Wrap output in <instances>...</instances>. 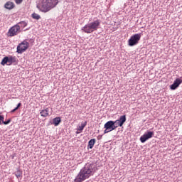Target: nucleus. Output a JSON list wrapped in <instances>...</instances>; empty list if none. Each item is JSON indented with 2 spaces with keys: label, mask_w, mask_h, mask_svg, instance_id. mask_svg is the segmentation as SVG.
<instances>
[{
  "label": "nucleus",
  "mask_w": 182,
  "mask_h": 182,
  "mask_svg": "<svg viewBox=\"0 0 182 182\" xmlns=\"http://www.w3.org/2000/svg\"><path fill=\"white\" fill-rule=\"evenodd\" d=\"M16 25H18L19 29L21 30V28H25L26 26H28V23L26 21H21L18 23Z\"/></svg>",
  "instance_id": "a211bd4d"
},
{
  "label": "nucleus",
  "mask_w": 182,
  "mask_h": 182,
  "mask_svg": "<svg viewBox=\"0 0 182 182\" xmlns=\"http://www.w3.org/2000/svg\"><path fill=\"white\" fill-rule=\"evenodd\" d=\"M4 8L11 11V9H14V8H15V4L12 1H7L4 5Z\"/></svg>",
  "instance_id": "9b49d317"
},
{
  "label": "nucleus",
  "mask_w": 182,
  "mask_h": 182,
  "mask_svg": "<svg viewBox=\"0 0 182 182\" xmlns=\"http://www.w3.org/2000/svg\"><path fill=\"white\" fill-rule=\"evenodd\" d=\"M18 109H19V108L18 107H16L14 108V110L16 111V110H18Z\"/></svg>",
  "instance_id": "cd10ccee"
},
{
  "label": "nucleus",
  "mask_w": 182,
  "mask_h": 182,
  "mask_svg": "<svg viewBox=\"0 0 182 182\" xmlns=\"http://www.w3.org/2000/svg\"><path fill=\"white\" fill-rule=\"evenodd\" d=\"M97 171V166L93 163L86 164L74 179V182H83Z\"/></svg>",
  "instance_id": "f257e3e1"
},
{
  "label": "nucleus",
  "mask_w": 182,
  "mask_h": 182,
  "mask_svg": "<svg viewBox=\"0 0 182 182\" xmlns=\"http://www.w3.org/2000/svg\"><path fill=\"white\" fill-rule=\"evenodd\" d=\"M76 134H79V132H77Z\"/></svg>",
  "instance_id": "c85d7f7f"
},
{
  "label": "nucleus",
  "mask_w": 182,
  "mask_h": 182,
  "mask_svg": "<svg viewBox=\"0 0 182 182\" xmlns=\"http://www.w3.org/2000/svg\"><path fill=\"white\" fill-rule=\"evenodd\" d=\"M40 114L43 117H48V116H49V108L41 110Z\"/></svg>",
  "instance_id": "ddd939ff"
},
{
  "label": "nucleus",
  "mask_w": 182,
  "mask_h": 182,
  "mask_svg": "<svg viewBox=\"0 0 182 182\" xmlns=\"http://www.w3.org/2000/svg\"><path fill=\"white\" fill-rule=\"evenodd\" d=\"M61 122L62 119L60 118V117H57L53 119L51 124H54V126H59Z\"/></svg>",
  "instance_id": "f8f14e48"
},
{
  "label": "nucleus",
  "mask_w": 182,
  "mask_h": 182,
  "mask_svg": "<svg viewBox=\"0 0 182 182\" xmlns=\"http://www.w3.org/2000/svg\"><path fill=\"white\" fill-rule=\"evenodd\" d=\"M15 112H16V111L15 110V109H14L11 110V113H15Z\"/></svg>",
  "instance_id": "bb28decb"
},
{
  "label": "nucleus",
  "mask_w": 182,
  "mask_h": 182,
  "mask_svg": "<svg viewBox=\"0 0 182 182\" xmlns=\"http://www.w3.org/2000/svg\"><path fill=\"white\" fill-rule=\"evenodd\" d=\"M59 4L58 0H40V3L37 5L38 9L41 12H49L50 9H53Z\"/></svg>",
  "instance_id": "f03ea898"
},
{
  "label": "nucleus",
  "mask_w": 182,
  "mask_h": 182,
  "mask_svg": "<svg viewBox=\"0 0 182 182\" xmlns=\"http://www.w3.org/2000/svg\"><path fill=\"white\" fill-rule=\"evenodd\" d=\"M29 48V43L24 41L17 46V53H23Z\"/></svg>",
  "instance_id": "423d86ee"
},
{
  "label": "nucleus",
  "mask_w": 182,
  "mask_h": 182,
  "mask_svg": "<svg viewBox=\"0 0 182 182\" xmlns=\"http://www.w3.org/2000/svg\"><path fill=\"white\" fill-rule=\"evenodd\" d=\"M141 38V33H136L131 36L128 40L129 46H136Z\"/></svg>",
  "instance_id": "39448f33"
},
{
  "label": "nucleus",
  "mask_w": 182,
  "mask_h": 182,
  "mask_svg": "<svg viewBox=\"0 0 182 182\" xmlns=\"http://www.w3.org/2000/svg\"><path fill=\"white\" fill-rule=\"evenodd\" d=\"M9 123H11V119H9L8 120L6 121H3V124H5L6 126L7 124H9Z\"/></svg>",
  "instance_id": "412c9836"
},
{
  "label": "nucleus",
  "mask_w": 182,
  "mask_h": 182,
  "mask_svg": "<svg viewBox=\"0 0 182 182\" xmlns=\"http://www.w3.org/2000/svg\"><path fill=\"white\" fill-rule=\"evenodd\" d=\"M31 17L33 19H36V21H39V19H41V16L36 13H33Z\"/></svg>",
  "instance_id": "aec40b11"
},
{
  "label": "nucleus",
  "mask_w": 182,
  "mask_h": 182,
  "mask_svg": "<svg viewBox=\"0 0 182 182\" xmlns=\"http://www.w3.org/2000/svg\"><path fill=\"white\" fill-rule=\"evenodd\" d=\"M86 124H87V122H82L81 125L78 127L77 131L82 132L83 129L86 127Z\"/></svg>",
  "instance_id": "dca6fc26"
},
{
  "label": "nucleus",
  "mask_w": 182,
  "mask_h": 182,
  "mask_svg": "<svg viewBox=\"0 0 182 182\" xmlns=\"http://www.w3.org/2000/svg\"><path fill=\"white\" fill-rule=\"evenodd\" d=\"M102 135H99V136H97L98 140H100V139H102Z\"/></svg>",
  "instance_id": "a878e982"
},
{
  "label": "nucleus",
  "mask_w": 182,
  "mask_h": 182,
  "mask_svg": "<svg viewBox=\"0 0 182 182\" xmlns=\"http://www.w3.org/2000/svg\"><path fill=\"white\" fill-rule=\"evenodd\" d=\"M100 28V20L96 19L92 22L86 24L82 28V31L85 33H93L95 31H97Z\"/></svg>",
  "instance_id": "7ed1b4c3"
},
{
  "label": "nucleus",
  "mask_w": 182,
  "mask_h": 182,
  "mask_svg": "<svg viewBox=\"0 0 182 182\" xmlns=\"http://www.w3.org/2000/svg\"><path fill=\"white\" fill-rule=\"evenodd\" d=\"M4 115L0 114V124H2V123H4Z\"/></svg>",
  "instance_id": "4be33fe9"
},
{
  "label": "nucleus",
  "mask_w": 182,
  "mask_h": 182,
  "mask_svg": "<svg viewBox=\"0 0 182 182\" xmlns=\"http://www.w3.org/2000/svg\"><path fill=\"white\" fill-rule=\"evenodd\" d=\"M113 124L114 129H117V127H122L123 126L122 124H120L118 119L113 121Z\"/></svg>",
  "instance_id": "6ab92c4d"
},
{
  "label": "nucleus",
  "mask_w": 182,
  "mask_h": 182,
  "mask_svg": "<svg viewBox=\"0 0 182 182\" xmlns=\"http://www.w3.org/2000/svg\"><path fill=\"white\" fill-rule=\"evenodd\" d=\"M22 106V103L19 102L18 105H17V107L19 109Z\"/></svg>",
  "instance_id": "393cba45"
},
{
  "label": "nucleus",
  "mask_w": 182,
  "mask_h": 182,
  "mask_svg": "<svg viewBox=\"0 0 182 182\" xmlns=\"http://www.w3.org/2000/svg\"><path fill=\"white\" fill-rule=\"evenodd\" d=\"M154 136V132L147 131L144 135L141 136L139 140L141 143H146L149 139H151Z\"/></svg>",
  "instance_id": "0eeeda50"
},
{
  "label": "nucleus",
  "mask_w": 182,
  "mask_h": 182,
  "mask_svg": "<svg viewBox=\"0 0 182 182\" xmlns=\"http://www.w3.org/2000/svg\"><path fill=\"white\" fill-rule=\"evenodd\" d=\"M104 129H109V131L113 132V130H116L114 128V124H113V121L110 120L107 122L104 125Z\"/></svg>",
  "instance_id": "9d476101"
},
{
  "label": "nucleus",
  "mask_w": 182,
  "mask_h": 182,
  "mask_svg": "<svg viewBox=\"0 0 182 182\" xmlns=\"http://www.w3.org/2000/svg\"><path fill=\"white\" fill-rule=\"evenodd\" d=\"M14 176H16L17 178H21V177H22V171L21 169H17V171L14 172Z\"/></svg>",
  "instance_id": "f3484780"
},
{
  "label": "nucleus",
  "mask_w": 182,
  "mask_h": 182,
  "mask_svg": "<svg viewBox=\"0 0 182 182\" xmlns=\"http://www.w3.org/2000/svg\"><path fill=\"white\" fill-rule=\"evenodd\" d=\"M12 64L18 65V58L12 55L4 57L1 62V65L3 66H5L6 65H7V66H11Z\"/></svg>",
  "instance_id": "20e7f679"
},
{
  "label": "nucleus",
  "mask_w": 182,
  "mask_h": 182,
  "mask_svg": "<svg viewBox=\"0 0 182 182\" xmlns=\"http://www.w3.org/2000/svg\"><path fill=\"white\" fill-rule=\"evenodd\" d=\"M18 32H21L19 25H15L9 30L8 35L11 37L15 36L18 35Z\"/></svg>",
  "instance_id": "6e6552de"
},
{
  "label": "nucleus",
  "mask_w": 182,
  "mask_h": 182,
  "mask_svg": "<svg viewBox=\"0 0 182 182\" xmlns=\"http://www.w3.org/2000/svg\"><path fill=\"white\" fill-rule=\"evenodd\" d=\"M110 132H112V131H110V129H107V128H105V129L104 131V134H106L107 133H110Z\"/></svg>",
  "instance_id": "b1692460"
},
{
  "label": "nucleus",
  "mask_w": 182,
  "mask_h": 182,
  "mask_svg": "<svg viewBox=\"0 0 182 182\" xmlns=\"http://www.w3.org/2000/svg\"><path fill=\"white\" fill-rule=\"evenodd\" d=\"M14 1L17 5H19L21 4V2H23V0H14Z\"/></svg>",
  "instance_id": "5701e85b"
},
{
  "label": "nucleus",
  "mask_w": 182,
  "mask_h": 182,
  "mask_svg": "<svg viewBox=\"0 0 182 182\" xmlns=\"http://www.w3.org/2000/svg\"><path fill=\"white\" fill-rule=\"evenodd\" d=\"M181 83H182V77H181L180 78H176L174 80L173 83L170 85L171 90H176V89H177V87H178V86H180Z\"/></svg>",
  "instance_id": "1a4fd4ad"
},
{
  "label": "nucleus",
  "mask_w": 182,
  "mask_h": 182,
  "mask_svg": "<svg viewBox=\"0 0 182 182\" xmlns=\"http://www.w3.org/2000/svg\"><path fill=\"white\" fill-rule=\"evenodd\" d=\"M126 120H127L126 115H122L118 119L119 124H122V126L123 124H124V123H126Z\"/></svg>",
  "instance_id": "4468645a"
},
{
  "label": "nucleus",
  "mask_w": 182,
  "mask_h": 182,
  "mask_svg": "<svg viewBox=\"0 0 182 182\" xmlns=\"http://www.w3.org/2000/svg\"><path fill=\"white\" fill-rule=\"evenodd\" d=\"M95 143H96V139H92L88 141L87 149H93L95 146Z\"/></svg>",
  "instance_id": "2eb2a0df"
}]
</instances>
